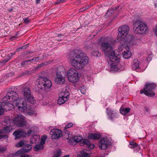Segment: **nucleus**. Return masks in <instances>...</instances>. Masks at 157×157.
Segmentation results:
<instances>
[{
    "mask_svg": "<svg viewBox=\"0 0 157 157\" xmlns=\"http://www.w3.org/2000/svg\"><path fill=\"white\" fill-rule=\"evenodd\" d=\"M6 126L3 129H0V139H6L8 136L6 134L9 133L13 129V126L15 124L18 127H26L27 121L25 117L21 114L17 115L14 119V121L11 120H4Z\"/></svg>",
    "mask_w": 157,
    "mask_h": 157,
    "instance_id": "nucleus-1",
    "label": "nucleus"
},
{
    "mask_svg": "<svg viewBox=\"0 0 157 157\" xmlns=\"http://www.w3.org/2000/svg\"><path fill=\"white\" fill-rule=\"evenodd\" d=\"M70 62L77 69H82L88 62V57L81 51L76 50L70 53Z\"/></svg>",
    "mask_w": 157,
    "mask_h": 157,
    "instance_id": "nucleus-2",
    "label": "nucleus"
},
{
    "mask_svg": "<svg viewBox=\"0 0 157 157\" xmlns=\"http://www.w3.org/2000/svg\"><path fill=\"white\" fill-rule=\"evenodd\" d=\"M17 94L14 91H11L7 93L6 96L3 98V101H7L8 99L13 102V104L18 107V109L23 110H25L27 108L26 102L23 101V99L19 98Z\"/></svg>",
    "mask_w": 157,
    "mask_h": 157,
    "instance_id": "nucleus-3",
    "label": "nucleus"
},
{
    "mask_svg": "<svg viewBox=\"0 0 157 157\" xmlns=\"http://www.w3.org/2000/svg\"><path fill=\"white\" fill-rule=\"evenodd\" d=\"M109 60H108V65L111 68V70L113 71H118L122 70L119 69L117 66L118 62L120 60V55L119 52L117 51H112L107 56Z\"/></svg>",
    "mask_w": 157,
    "mask_h": 157,
    "instance_id": "nucleus-4",
    "label": "nucleus"
},
{
    "mask_svg": "<svg viewBox=\"0 0 157 157\" xmlns=\"http://www.w3.org/2000/svg\"><path fill=\"white\" fill-rule=\"evenodd\" d=\"M37 86L39 90L47 91L52 86L51 81L47 78L44 77H40L37 81Z\"/></svg>",
    "mask_w": 157,
    "mask_h": 157,
    "instance_id": "nucleus-5",
    "label": "nucleus"
},
{
    "mask_svg": "<svg viewBox=\"0 0 157 157\" xmlns=\"http://www.w3.org/2000/svg\"><path fill=\"white\" fill-rule=\"evenodd\" d=\"M135 33L142 34L145 33L148 30L146 23L141 20H138L133 23Z\"/></svg>",
    "mask_w": 157,
    "mask_h": 157,
    "instance_id": "nucleus-6",
    "label": "nucleus"
},
{
    "mask_svg": "<svg viewBox=\"0 0 157 157\" xmlns=\"http://www.w3.org/2000/svg\"><path fill=\"white\" fill-rule=\"evenodd\" d=\"M155 84L154 83L147 82L145 84V86L143 90H141L140 93H144L146 95L153 97L155 95L153 90L155 87Z\"/></svg>",
    "mask_w": 157,
    "mask_h": 157,
    "instance_id": "nucleus-7",
    "label": "nucleus"
},
{
    "mask_svg": "<svg viewBox=\"0 0 157 157\" xmlns=\"http://www.w3.org/2000/svg\"><path fill=\"white\" fill-rule=\"evenodd\" d=\"M114 40H112L109 39H107L104 42L101 43V48L105 53V56L108 55V54L113 49L112 45L114 44Z\"/></svg>",
    "mask_w": 157,
    "mask_h": 157,
    "instance_id": "nucleus-8",
    "label": "nucleus"
},
{
    "mask_svg": "<svg viewBox=\"0 0 157 157\" xmlns=\"http://www.w3.org/2000/svg\"><path fill=\"white\" fill-rule=\"evenodd\" d=\"M15 146L17 147H23V148L21 149L20 150L16 152L15 154L16 155H19L21 154L29 152L32 149V145L25 143L23 141L19 142L15 145Z\"/></svg>",
    "mask_w": 157,
    "mask_h": 157,
    "instance_id": "nucleus-9",
    "label": "nucleus"
},
{
    "mask_svg": "<svg viewBox=\"0 0 157 157\" xmlns=\"http://www.w3.org/2000/svg\"><path fill=\"white\" fill-rule=\"evenodd\" d=\"M67 74L68 80L71 82H77L80 78L77 71L73 68H70L68 71Z\"/></svg>",
    "mask_w": 157,
    "mask_h": 157,
    "instance_id": "nucleus-10",
    "label": "nucleus"
},
{
    "mask_svg": "<svg viewBox=\"0 0 157 157\" xmlns=\"http://www.w3.org/2000/svg\"><path fill=\"white\" fill-rule=\"evenodd\" d=\"M129 28L128 26L126 25H124L118 29L119 32L118 35L116 40L119 39L121 37H124L125 35H126L128 34Z\"/></svg>",
    "mask_w": 157,
    "mask_h": 157,
    "instance_id": "nucleus-11",
    "label": "nucleus"
},
{
    "mask_svg": "<svg viewBox=\"0 0 157 157\" xmlns=\"http://www.w3.org/2000/svg\"><path fill=\"white\" fill-rule=\"evenodd\" d=\"M62 131L57 129H53L50 132L51 138L52 139H59L62 136Z\"/></svg>",
    "mask_w": 157,
    "mask_h": 157,
    "instance_id": "nucleus-12",
    "label": "nucleus"
},
{
    "mask_svg": "<svg viewBox=\"0 0 157 157\" xmlns=\"http://www.w3.org/2000/svg\"><path fill=\"white\" fill-rule=\"evenodd\" d=\"M110 142L108 138L103 137L99 142V148L101 150L106 149L109 145Z\"/></svg>",
    "mask_w": 157,
    "mask_h": 157,
    "instance_id": "nucleus-13",
    "label": "nucleus"
},
{
    "mask_svg": "<svg viewBox=\"0 0 157 157\" xmlns=\"http://www.w3.org/2000/svg\"><path fill=\"white\" fill-rule=\"evenodd\" d=\"M63 72H57L56 73V77L55 81L57 83L62 84L65 81L64 75Z\"/></svg>",
    "mask_w": 157,
    "mask_h": 157,
    "instance_id": "nucleus-14",
    "label": "nucleus"
},
{
    "mask_svg": "<svg viewBox=\"0 0 157 157\" xmlns=\"http://www.w3.org/2000/svg\"><path fill=\"white\" fill-rule=\"evenodd\" d=\"M116 41H118L121 44H125V43H130L132 41V37L130 36L125 35L124 37L123 38L121 37L118 39L116 40Z\"/></svg>",
    "mask_w": 157,
    "mask_h": 157,
    "instance_id": "nucleus-15",
    "label": "nucleus"
},
{
    "mask_svg": "<svg viewBox=\"0 0 157 157\" xmlns=\"http://www.w3.org/2000/svg\"><path fill=\"white\" fill-rule=\"evenodd\" d=\"M106 113L108 118L111 120L117 117V114L116 111L113 110L109 108L106 109Z\"/></svg>",
    "mask_w": 157,
    "mask_h": 157,
    "instance_id": "nucleus-16",
    "label": "nucleus"
},
{
    "mask_svg": "<svg viewBox=\"0 0 157 157\" xmlns=\"http://www.w3.org/2000/svg\"><path fill=\"white\" fill-rule=\"evenodd\" d=\"M0 104L4 110H6V111L10 110V109L11 110L12 106L14 105L13 104V102H12V103H9L8 101V103H7L6 101H5L2 102L0 103Z\"/></svg>",
    "mask_w": 157,
    "mask_h": 157,
    "instance_id": "nucleus-17",
    "label": "nucleus"
},
{
    "mask_svg": "<svg viewBox=\"0 0 157 157\" xmlns=\"http://www.w3.org/2000/svg\"><path fill=\"white\" fill-rule=\"evenodd\" d=\"M80 144L81 146L86 145V147L90 149H93L94 147V144H90V142L86 139L83 140L80 143Z\"/></svg>",
    "mask_w": 157,
    "mask_h": 157,
    "instance_id": "nucleus-18",
    "label": "nucleus"
},
{
    "mask_svg": "<svg viewBox=\"0 0 157 157\" xmlns=\"http://www.w3.org/2000/svg\"><path fill=\"white\" fill-rule=\"evenodd\" d=\"M125 50L122 52L123 57L125 59H128L132 55V53L130 51L129 48L126 46L125 48Z\"/></svg>",
    "mask_w": 157,
    "mask_h": 157,
    "instance_id": "nucleus-19",
    "label": "nucleus"
},
{
    "mask_svg": "<svg viewBox=\"0 0 157 157\" xmlns=\"http://www.w3.org/2000/svg\"><path fill=\"white\" fill-rule=\"evenodd\" d=\"M13 135L15 136V139L20 138L21 137H25L24 131L23 130H18L14 132Z\"/></svg>",
    "mask_w": 157,
    "mask_h": 157,
    "instance_id": "nucleus-20",
    "label": "nucleus"
},
{
    "mask_svg": "<svg viewBox=\"0 0 157 157\" xmlns=\"http://www.w3.org/2000/svg\"><path fill=\"white\" fill-rule=\"evenodd\" d=\"M59 95L60 97H62L67 99L69 98V93L66 89H63L62 91L59 93Z\"/></svg>",
    "mask_w": 157,
    "mask_h": 157,
    "instance_id": "nucleus-21",
    "label": "nucleus"
},
{
    "mask_svg": "<svg viewBox=\"0 0 157 157\" xmlns=\"http://www.w3.org/2000/svg\"><path fill=\"white\" fill-rule=\"evenodd\" d=\"M100 137V135L99 134L91 133L89 134L88 138L91 139H98Z\"/></svg>",
    "mask_w": 157,
    "mask_h": 157,
    "instance_id": "nucleus-22",
    "label": "nucleus"
},
{
    "mask_svg": "<svg viewBox=\"0 0 157 157\" xmlns=\"http://www.w3.org/2000/svg\"><path fill=\"white\" fill-rule=\"evenodd\" d=\"M44 144L40 142V144L35 145L34 147V150L35 151H37L39 150H43L44 148Z\"/></svg>",
    "mask_w": 157,
    "mask_h": 157,
    "instance_id": "nucleus-23",
    "label": "nucleus"
},
{
    "mask_svg": "<svg viewBox=\"0 0 157 157\" xmlns=\"http://www.w3.org/2000/svg\"><path fill=\"white\" fill-rule=\"evenodd\" d=\"M23 95L25 98L31 95L30 89L28 87L25 88L23 90Z\"/></svg>",
    "mask_w": 157,
    "mask_h": 157,
    "instance_id": "nucleus-24",
    "label": "nucleus"
},
{
    "mask_svg": "<svg viewBox=\"0 0 157 157\" xmlns=\"http://www.w3.org/2000/svg\"><path fill=\"white\" fill-rule=\"evenodd\" d=\"M132 68L133 70L139 69V63L137 59H135L133 60V63L132 65Z\"/></svg>",
    "mask_w": 157,
    "mask_h": 157,
    "instance_id": "nucleus-25",
    "label": "nucleus"
},
{
    "mask_svg": "<svg viewBox=\"0 0 157 157\" xmlns=\"http://www.w3.org/2000/svg\"><path fill=\"white\" fill-rule=\"evenodd\" d=\"M40 140V137L38 135H33L30 139V141L33 144L36 143Z\"/></svg>",
    "mask_w": 157,
    "mask_h": 157,
    "instance_id": "nucleus-26",
    "label": "nucleus"
},
{
    "mask_svg": "<svg viewBox=\"0 0 157 157\" xmlns=\"http://www.w3.org/2000/svg\"><path fill=\"white\" fill-rule=\"evenodd\" d=\"M130 110V108L129 107L124 108L121 107L120 109V113L123 115H125L127 113H128Z\"/></svg>",
    "mask_w": 157,
    "mask_h": 157,
    "instance_id": "nucleus-27",
    "label": "nucleus"
},
{
    "mask_svg": "<svg viewBox=\"0 0 157 157\" xmlns=\"http://www.w3.org/2000/svg\"><path fill=\"white\" fill-rule=\"evenodd\" d=\"M67 100V98L60 97L59 96V98L57 101V103L59 105H61L64 103L65 101Z\"/></svg>",
    "mask_w": 157,
    "mask_h": 157,
    "instance_id": "nucleus-28",
    "label": "nucleus"
},
{
    "mask_svg": "<svg viewBox=\"0 0 157 157\" xmlns=\"http://www.w3.org/2000/svg\"><path fill=\"white\" fill-rule=\"evenodd\" d=\"M90 154L86 153L85 151L83 150L81 152V154L78 155V157H90Z\"/></svg>",
    "mask_w": 157,
    "mask_h": 157,
    "instance_id": "nucleus-29",
    "label": "nucleus"
},
{
    "mask_svg": "<svg viewBox=\"0 0 157 157\" xmlns=\"http://www.w3.org/2000/svg\"><path fill=\"white\" fill-rule=\"evenodd\" d=\"M27 101L31 104H34L35 103V100L32 95L26 98Z\"/></svg>",
    "mask_w": 157,
    "mask_h": 157,
    "instance_id": "nucleus-30",
    "label": "nucleus"
},
{
    "mask_svg": "<svg viewBox=\"0 0 157 157\" xmlns=\"http://www.w3.org/2000/svg\"><path fill=\"white\" fill-rule=\"evenodd\" d=\"M34 132L32 128H31L30 129L27 133L24 131L25 137L26 136H29L31 135H32L34 134Z\"/></svg>",
    "mask_w": 157,
    "mask_h": 157,
    "instance_id": "nucleus-31",
    "label": "nucleus"
},
{
    "mask_svg": "<svg viewBox=\"0 0 157 157\" xmlns=\"http://www.w3.org/2000/svg\"><path fill=\"white\" fill-rule=\"evenodd\" d=\"M130 147V148H134L137 147V149H140V146L138 145L136 143L133 142L131 141L130 142L129 144Z\"/></svg>",
    "mask_w": 157,
    "mask_h": 157,
    "instance_id": "nucleus-32",
    "label": "nucleus"
},
{
    "mask_svg": "<svg viewBox=\"0 0 157 157\" xmlns=\"http://www.w3.org/2000/svg\"><path fill=\"white\" fill-rule=\"evenodd\" d=\"M91 54L92 56L96 57H100L101 56V53L98 51H92L91 52Z\"/></svg>",
    "mask_w": 157,
    "mask_h": 157,
    "instance_id": "nucleus-33",
    "label": "nucleus"
},
{
    "mask_svg": "<svg viewBox=\"0 0 157 157\" xmlns=\"http://www.w3.org/2000/svg\"><path fill=\"white\" fill-rule=\"evenodd\" d=\"M82 137L81 136H75L74 138V141L76 142H80V143L83 140H82Z\"/></svg>",
    "mask_w": 157,
    "mask_h": 157,
    "instance_id": "nucleus-34",
    "label": "nucleus"
},
{
    "mask_svg": "<svg viewBox=\"0 0 157 157\" xmlns=\"http://www.w3.org/2000/svg\"><path fill=\"white\" fill-rule=\"evenodd\" d=\"M149 51H147V52L148 56L147 57V61H149L151 60L152 56V53H149Z\"/></svg>",
    "mask_w": 157,
    "mask_h": 157,
    "instance_id": "nucleus-35",
    "label": "nucleus"
},
{
    "mask_svg": "<svg viewBox=\"0 0 157 157\" xmlns=\"http://www.w3.org/2000/svg\"><path fill=\"white\" fill-rule=\"evenodd\" d=\"M6 150V146H0V153H3Z\"/></svg>",
    "mask_w": 157,
    "mask_h": 157,
    "instance_id": "nucleus-36",
    "label": "nucleus"
},
{
    "mask_svg": "<svg viewBox=\"0 0 157 157\" xmlns=\"http://www.w3.org/2000/svg\"><path fill=\"white\" fill-rule=\"evenodd\" d=\"M47 136L46 135H43L41 137V140L40 142L43 144H44L45 143V140L47 139Z\"/></svg>",
    "mask_w": 157,
    "mask_h": 157,
    "instance_id": "nucleus-37",
    "label": "nucleus"
},
{
    "mask_svg": "<svg viewBox=\"0 0 157 157\" xmlns=\"http://www.w3.org/2000/svg\"><path fill=\"white\" fill-rule=\"evenodd\" d=\"M79 90L82 94H85L86 93V88L84 86H81Z\"/></svg>",
    "mask_w": 157,
    "mask_h": 157,
    "instance_id": "nucleus-38",
    "label": "nucleus"
},
{
    "mask_svg": "<svg viewBox=\"0 0 157 157\" xmlns=\"http://www.w3.org/2000/svg\"><path fill=\"white\" fill-rule=\"evenodd\" d=\"M69 132L67 131H66L65 132H63V133H62V135H63V136H65V138L67 139H68L69 137Z\"/></svg>",
    "mask_w": 157,
    "mask_h": 157,
    "instance_id": "nucleus-39",
    "label": "nucleus"
},
{
    "mask_svg": "<svg viewBox=\"0 0 157 157\" xmlns=\"http://www.w3.org/2000/svg\"><path fill=\"white\" fill-rule=\"evenodd\" d=\"M29 73V72L28 71H25L23 72H22L20 74L18 77H21L24 75H27Z\"/></svg>",
    "mask_w": 157,
    "mask_h": 157,
    "instance_id": "nucleus-40",
    "label": "nucleus"
},
{
    "mask_svg": "<svg viewBox=\"0 0 157 157\" xmlns=\"http://www.w3.org/2000/svg\"><path fill=\"white\" fill-rule=\"evenodd\" d=\"M10 59V58H9L7 56V57L5 59L1 61V63H5L7 62Z\"/></svg>",
    "mask_w": 157,
    "mask_h": 157,
    "instance_id": "nucleus-41",
    "label": "nucleus"
},
{
    "mask_svg": "<svg viewBox=\"0 0 157 157\" xmlns=\"http://www.w3.org/2000/svg\"><path fill=\"white\" fill-rule=\"evenodd\" d=\"M28 47V46H27V45H24L22 47H19V48H17L16 50H15L16 51H18L20 49H26L27 47Z\"/></svg>",
    "mask_w": 157,
    "mask_h": 157,
    "instance_id": "nucleus-42",
    "label": "nucleus"
},
{
    "mask_svg": "<svg viewBox=\"0 0 157 157\" xmlns=\"http://www.w3.org/2000/svg\"><path fill=\"white\" fill-rule=\"evenodd\" d=\"M73 125V124L72 123H69L65 127V129H67L68 128H69L70 127H72Z\"/></svg>",
    "mask_w": 157,
    "mask_h": 157,
    "instance_id": "nucleus-43",
    "label": "nucleus"
},
{
    "mask_svg": "<svg viewBox=\"0 0 157 157\" xmlns=\"http://www.w3.org/2000/svg\"><path fill=\"white\" fill-rule=\"evenodd\" d=\"M30 22V20L28 18H26L24 19V22L25 24H28Z\"/></svg>",
    "mask_w": 157,
    "mask_h": 157,
    "instance_id": "nucleus-44",
    "label": "nucleus"
},
{
    "mask_svg": "<svg viewBox=\"0 0 157 157\" xmlns=\"http://www.w3.org/2000/svg\"><path fill=\"white\" fill-rule=\"evenodd\" d=\"M30 62L29 60H25L21 63V65L22 66H24L26 65L28 62Z\"/></svg>",
    "mask_w": 157,
    "mask_h": 157,
    "instance_id": "nucleus-45",
    "label": "nucleus"
},
{
    "mask_svg": "<svg viewBox=\"0 0 157 157\" xmlns=\"http://www.w3.org/2000/svg\"><path fill=\"white\" fill-rule=\"evenodd\" d=\"M39 57H34L33 58V59L29 60L30 62H31L32 61H37L39 60Z\"/></svg>",
    "mask_w": 157,
    "mask_h": 157,
    "instance_id": "nucleus-46",
    "label": "nucleus"
},
{
    "mask_svg": "<svg viewBox=\"0 0 157 157\" xmlns=\"http://www.w3.org/2000/svg\"><path fill=\"white\" fill-rule=\"evenodd\" d=\"M17 156H19L20 157H29L28 155L25 153L21 154Z\"/></svg>",
    "mask_w": 157,
    "mask_h": 157,
    "instance_id": "nucleus-47",
    "label": "nucleus"
},
{
    "mask_svg": "<svg viewBox=\"0 0 157 157\" xmlns=\"http://www.w3.org/2000/svg\"><path fill=\"white\" fill-rule=\"evenodd\" d=\"M48 64H49V63H47V62L44 63H42L41 64L38 65L37 67H42L44 65H48Z\"/></svg>",
    "mask_w": 157,
    "mask_h": 157,
    "instance_id": "nucleus-48",
    "label": "nucleus"
},
{
    "mask_svg": "<svg viewBox=\"0 0 157 157\" xmlns=\"http://www.w3.org/2000/svg\"><path fill=\"white\" fill-rule=\"evenodd\" d=\"M28 113L29 115H31L35 114V112L33 110H31L28 112Z\"/></svg>",
    "mask_w": 157,
    "mask_h": 157,
    "instance_id": "nucleus-49",
    "label": "nucleus"
},
{
    "mask_svg": "<svg viewBox=\"0 0 157 157\" xmlns=\"http://www.w3.org/2000/svg\"><path fill=\"white\" fill-rule=\"evenodd\" d=\"M16 52V51H15V52H14L13 53H11L10 54H9L8 55V57H9V58H10V59L12 58V57L13 55H15Z\"/></svg>",
    "mask_w": 157,
    "mask_h": 157,
    "instance_id": "nucleus-50",
    "label": "nucleus"
},
{
    "mask_svg": "<svg viewBox=\"0 0 157 157\" xmlns=\"http://www.w3.org/2000/svg\"><path fill=\"white\" fill-rule=\"evenodd\" d=\"M16 52V51H15V52H14L13 53H11L10 54H9L8 55V57H9V58H10V59L12 58V57L13 55H15Z\"/></svg>",
    "mask_w": 157,
    "mask_h": 157,
    "instance_id": "nucleus-51",
    "label": "nucleus"
},
{
    "mask_svg": "<svg viewBox=\"0 0 157 157\" xmlns=\"http://www.w3.org/2000/svg\"><path fill=\"white\" fill-rule=\"evenodd\" d=\"M109 13H110V14H112L113 13V10L112 8H111L110 9H109L107 12L106 13V14H108Z\"/></svg>",
    "mask_w": 157,
    "mask_h": 157,
    "instance_id": "nucleus-52",
    "label": "nucleus"
},
{
    "mask_svg": "<svg viewBox=\"0 0 157 157\" xmlns=\"http://www.w3.org/2000/svg\"><path fill=\"white\" fill-rule=\"evenodd\" d=\"M66 0H58L57 2H56V4H59L60 3L63 2H64Z\"/></svg>",
    "mask_w": 157,
    "mask_h": 157,
    "instance_id": "nucleus-53",
    "label": "nucleus"
},
{
    "mask_svg": "<svg viewBox=\"0 0 157 157\" xmlns=\"http://www.w3.org/2000/svg\"><path fill=\"white\" fill-rule=\"evenodd\" d=\"M94 46H95V44H90L89 45V47L90 48H93Z\"/></svg>",
    "mask_w": 157,
    "mask_h": 157,
    "instance_id": "nucleus-54",
    "label": "nucleus"
},
{
    "mask_svg": "<svg viewBox=\"0 0 157 157\" xmlns=\"http://www.w3.org/2000/svg\"><path fill=\"white\" fill-rule=\"evenodd\" d=\"M85 11V9L84 7L81 8L79 10V12H82Z\"/></svg>",
    "mask_w": 157,
    "mask_h": 157,
    "instance_id": "nucleus-55",
    "label": "nucleus"
},
{
    "mask_svg": "<svg viewBox=\"0 0 157 157\" xmlns=\"http://www.w3.org/2000/svg\"><path fill=\"white\" fill-rule=\"evenodd\" d=\"M154 31H155V35L157 36V26L155 27V28L153 29Z\"/></svg>",
    "mask_w": 157,
    "mask_h": 157,
    "instance_id": "nucleus-56",
    "label": "nucleus"
},
{
    "mask_svg": "<svg viewBox=\"0 0 157 157\" xmlns=\"http://www.w3.org/2000/svg\"><path fill=\"white\" fill-rule=\"evenodd\" d=\"M144 109H145V111L147 112H148L150 110V109L148 108L147 107H145V108H144Z\"/></svg>",
    "mask_w": 157,
    "mask_h": 157,
    "instance_id": "nucleus-57",
    "label": "nucleus"
},
{
    "mask_svg": "<svg viewBox=\"0 0 157 157\" xmlns=\"http://www.w3.org/2000/svg\"><path fill=\"white\" fill-rule=\"evenodd\" d=\"M118 8H119V6H116V7H114L113 8H112V9L113 10L114 12V11L116 10Z\"/></svg>",
    "mask_w": 157,
    "mask_h": 157,
    "instance_id": "nucleus-58",
    "label": "nucleus"
},
{
    "mask_svg": "<svg viewBox=\"0 0 157 157\" xmlns=\"http://www.w3.org/2000/svg\"><path fill=\"white\" fill-rule=\"evenodd\" d=\"M40 0H36V4H39L40 1Z\"/></svg>",
    "mask_w": 157,
    "mask_h": 157,
    "instance_id": "nucleus-59",
    "label": "nucleus"
},
{
    "mask_svg": "<svg viewBox=\"0 0 157 157\" xmlns=\"http://www.w3.org/2000/svg\"><path fill=\"white\" fill-rule=\"evenodd\" d=\"M13 10V9L12 8H10L8 10V11L9 12H11Z\"/></svg>",
    "mask_w": 157,
    "mask_h": 157,
    "instance_id": "nucleus-60",
    "label": "nucleus"
},
{
    "mask_svg": "<svg viewBox=\"0 0 157 157\" xmlns=\"http://www.w3.org/2000/svg\"><path fill=\"white\" fill-rule=\"evenodd\" d=\"M11 75H12V74L11 73H9L8 74V76H11Z\"/></svg>",
    "mask_w": 157,
    "mask_h": 157,
    "instance_id": "nucleus-61",
    "label": "nucleus"
},
{
    "mask_svg": "<svg viewBox=\"0 0 157 157\" xmlns=\"http://www.w3.org/2000/svg\"><path fill=\"white\" fill-rule=\"evenodd\" d=\"M66 157H69L70 155H65Z\"/></svg>",
    "mask_w": 157,
    "mask_h": 157,
    "instance_id": "nucleus-62",
    "label": "nucleus"
},
{
    "mask_svg": "<svg viewBox=\"0 0 157 157\" xmlns=\"http://www.w3.org/2000/svg\"><path fill=\"white\" fill-rule=\"evenodd\" d=\"M84 9H85V10H87V9H88V8H87V7L86 6L85 7H84Z\"/></svg>",
    "mask_w": 157,
    "mask_h": 157,
    "instance_id": "nucleus-63",
    "label": "nucleus"
},
{
    "mask_svg": "<svg viewBox=\"0 0 157 157\" xmlns=\"http://www.w3.org/2000/svg\"><path fill=\"white\" fill-rule=\"evenodd\" d=\"M84 9H85V10H87V9H88V8H87V7L86 6L85 7H84Z\"/></svg>",
    "mask_w": 157,
    "mask_h": 157,
    "instance_id": "nucleus-64",
    "label": "nucleus"
}]
</instances>
